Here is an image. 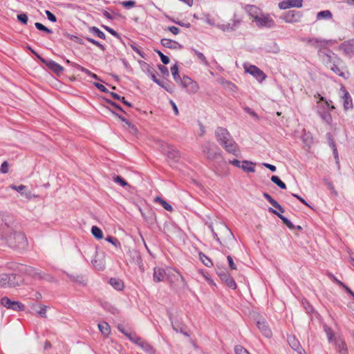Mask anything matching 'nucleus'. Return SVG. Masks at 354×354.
Segmentation results:
<instances>
[{
	"label": "nucleus",
	"instance_id": "nucleus-1",
	"mask_svg": "<svg viewBox=\"0 0 354 354\" xmlns=\"http://www.w3.org/2000/svg\"><path fill=\"white\" fill-rule=\"evenodd\" d=\"M0 236L10 248L23 250L28 247L25 234L15 230L13 216L6 212H0Z\"/></svg>",
	"mask_w": 354,
	"mask_h": 354
},
{
	"label": "nucleus",
	"instance_id": "nucleus-2",
	"mask_svg": "<svg viewBox=\"0 0 354 354\" xmlns=\"http://www.w3.org/2000/svg\"><path fill=\"white\" fill-rule=\"evenodd\" d=\"M216 140L229 153L239 156L241 151L238 144L234 140L230 132L225 128L218 127L215 131Z\"/></svg>",
	"mask_w": 354,
	"mask_h": 354
},
{
	"label": "nucleus",
	"instance_id": "nucleus-3",
	"mask_svg": "<svg viewBox=\"0 0 354 354\" xmlns=\"http://www.w3.org/2000/svg\"><path fill=\"white\" fill-rule=\"evenodd\" d=\"M209 227L211 228V230L214 234L216 239L218 242H220V243L223 244L218 234L214 232L213 227L212 226H210ZM217 230L219 231L221 234V238L223 241V244L227 245L230 242L232 241L234 239V236L232 232L225 223H219L217 226Z\"/></svg>",
	"mask_w": 354,
	"mask_h": 354
},
{
	"label": "nucleus",
	"instance_id": "nucleus-4",
	"mask_svg": "<svg viewBox=\"0 0 354 354\" xmlns=\"http://www.w3.org/2000/svg\"><path fill=\"white\" fill-rule=\"evenodd\" d=\"M243 16L242 14L235 12L232 19V23L223 24L218 27L223 31H232L239 26L243 21Z\"/></svg>",
	"mask_w": 354,
	"mask_h": 354
},
{
	"label": "nucleus",
	"instance_id": "nucleus-5",
	"mask_svg": "<svg viewBox=\"0 0 354 354\" xmlns=\"http://www.w3.org/2000/svg\"><path fill=\"white\" fill-rule=\"evenodd\" d=\"M254 21L256 23V25L259 28L265 27L268 28H271L275 26V23L269 14L262 13Z\"/></svg>",
	"mask_w": 354,
	"mask_h": 354
},
{
	"label": "nucleus",
	"instance_id": "nucleus-6",
	"mask_svg": "<svg viewBox=\"0 0 354 354\" xmlns=\"http://www.w3.org/2000/svg\"><path fill=\"white\" fill-rule=\"evenodd\" d=\"M1 304L8 309H12L15 311H23L25 309L24 305L17 301H12L7 297L1 299Z\"/></svg>",
	"mask_w": 354,
	"mask_h": 354
},
{
	"label": "nucleus",
	"instance_id": "nucleus-7",
	"mask_svg": "<svg viewBox=\"0 0 354 354\" xmlns=\"http://www.w3.org/2000/svg\"><path fill=\"white\" fill-rule=\"evenodd\" d=\"M257 319V326L258 328L260 330L261 333L266 337H271L272 333V330L268 325L267 322L265 318L262 316L258 315L256 318Z\"/></svg>",
	"mask_w": 354,
	"mask_h": 354
},
{
	"label": "nucleus",
	"instance_id": "nucleus-8",
	"mask_svg": "<svg viewBox=\"0 0 354 354\" xmlns=\"http://www.w3.org/2000/svg\"><path fill=\"white\" fill-rule=\"evenodd\" d=\"M220 279L225 282V283L232 289H236V284L233 279V278L230 276V274L225 270L218 268L216 271Z\"/></svg>",
	"mask_w": 354,
	"mask_h": 354
},
{
	"label": "nucleus",
	"instance_id": "nucleus-9",
	"mask_svg": "<svg viewBox=\"0 0 354 354\" xmlns=\"http://www.w3.org/2000/svg\"><path fill=\"white\" fill-rule=\"evenodd\" d=\"M37 58L44 64L46 65V66L51 70L53 73L57 75L61 74L64 71V68L56 63L53 60H46L41 57L40 55H37Z\"/></svg>",
	"mask_w": 354,
	"mask_h": 354
},
{
	"label": "nucleus",
	"instance_id": "nucleus-10",
	"mask_svg": "<svg viewBox=\"0 0 354 354\" xmlns=\"http://www.w3.org/2000/svg\"><path fill=\"white\" fill-rule=\"evenodd\" d=\"M245 72L254 76L259 82L263 81L266 77L265 73L256 66L250 65L248 67L245 66Z\"/></svg>",
	"mask_w": 354,
	"mask_h": 354
},
{
	"label": "nucleus",
	"instance_id": "nucleus-11",
	"mask_svg": "<svg viewBox=\"0 0 354 354\" xmlns=\"http://www.w3.org/2000/svg\"><path fill=\"white\" fill-rule=\"evenodd\" d=\"M301 14L300 12L290 10L287 12L281 19L287 23H296L300 21Z\"/></svg>",
	"mask_w": 354,
	"mask_h": 354
},
{
	"label": "nucleus",
	"instance_id": "nucleus-12",
	"mask_svg": "<svg viewBox=\"0 0 354 354\" xmlns=\"http://www.w3.org/2000/svg\"><path fill=\"white\" fill-rule=\"evenodd\" d=\"M93 266L97 270H102L105 267V254L104 252H96L92 260Z\"/></svg>",
	"mask_w": 354,
	"mask_h": 354
},
{
	"label": "nucleus",
	"instance_id": "nucleus-13",
	"mask_svg": "<svg viewBox=\"0 0 354 354\" xmlns=\"http://www.w3.org/2000/svg\"><path fill=\"white\" fill-rule=\"evenodd\" d=\"M304 41H306L308 45L318 49L320 52L326 46L327 41L319 38H308L304 39Z\"/></svg>",
	"mask_w": 354,
	"mask_h": 354
},
{
	"label": "nucleus",
	"instance_id": "nucleus-14",
	"mask_svg": "<svg viewBox=\"0 0 354 354\" xmlns=\"http://www.w3.org/2000/svg\"><path fill=\"white\" fill-rule=\"evenodd\" d=\"M243 9L250 18L253 19V21L263 13L259 8L254 5H246Z\"/></svg>",
	"mask_w": 354,
	"mask_h": 354
},
{
	"label": "nucleus",
	"instance_id": "nucleus-15",
	"mask_svg": "<svg viewBox=\"0 0 354 354\" xmlns=\"http://www.w3.org/2000/svg\"><path fill=\"white\" fill-rule=\"evenodd\" d=\"M339 49L346 55L354 54V39H348L344 41L339 46Z\"/></svg>",
	"mask_w": 354,
	"mask_h": 354
},
{
	"label": "nucleus",
	"instance_id": "nucleus-16",
	"mask_svg": "<svg viewBox=\"0 0 354 354\" xmlns=\"http://www.w3.org/2000/svg\"><path fill=\"white\" fill-rule=\"evenodd\" d=\"M164 153L171 160L178 161L180 154L179 151L172 146L167 145L163 149Z\"/></svg>",
	"mask_w": 354,
	"mask_h": 354
},
{
	"label": "nucleus",
	"instance_id": "nucleus-17",
	"mask_svg": "<svg viewBox=\"0 0 354 354\" xmlns=\"http://www.w3.org/2000/svg\"><path fill=\"white\" fill-rule=\"evenodd\" d=\"M288 342L290 347L298 354H306L304 349L301 347L299 342L296 339L295 336H288Z\"/></svg>",
	"mask_w": 354,
	"mask_h": 354
},
{
	"label": "nucleus",
	"instance_id": "nucleus-18",
	"mask_svg": "<svg viewBox=\"0 0 354 354\" xmlns=\"http://www.w3.org/2000/svg\"><path fill=\"white\" fill-rule=\"evenodd\" d=\"M8 287L15 288L23 283L24 279L21 276L17 274H8Z\"/></svg>",
	"mask_w": 354,
	"mask_h": 354
},
{
	"label": "nucleus",
	"instance_id": "nucleus-19",
	"mask_svg": "<svg viewBox=\"0 0 354 354\" xmlns=\"http://www.w3.org/2000/svg\"><path fill=\"white\" fill-rule=\"evenodd\" d=\"M333 342H334V344H335L337 349L339 352V353H341V354H346L347 353L348 349H347L346 343L341 337H339V336L335 337Z\"/></svg>",
	"mask_w": 354,
	"mask_h": 354
},
{
	"label": "nucleus",
	"instance_id": "nucleus-20",
	"mask_svg": "<svg viewBox=\"0 0 354 354\" xmlns=\"http://www.w3.org/2000/svg\"><path fill=\"white\" fill-rule=\"evenodd\" d=\"M10 187L12 189L15 190V191L21 193V194L22 196H24L26 197V198H27L28 200H30L32 198L37 197V195L32 194L31 192H29V191L28 192H22V191H24L26 189V186L24 185H20L19 186H17V185H11L10 186Z\"/></svg>",
	"mask_w": 354,
	"mask_h": 354
},
{
	"label": "nucleus",
	"instance_id": "nucleus-21",
	"mask_svg": "<svg viewBox=\"0 0 354 354\" xmlns=\"http://www.w3.org/2000/svg\"><path fill=\"white\" fill-rule=\"evenodd\" d=\"M166 277V272L161 268H155L153 270V279L155 282H160L164 281Z\"/></svg>",
	"mask_w": 354,
	"mask_h": 354
},
{
	"label": "nucleus",
	"instance_id": "nucleus-22",
	"mask_svg": "<svg viewBox=\"0 0 354 354\" xmlns=\"http://www.w3.org/2000/svg\"><path fill=\"white\" fill-rule=\"evenodd\" d=\"M268 211L275 215H277L280 219L282 220V221L283 222V223L288 227L290 228V230H294L295 229V225L292 224V223L288 220L287 218H286L285 216H283L281 214H280L279 212H277V210L272 209V207H269L268 208Z\"/></svg>",
	"mask_w": 354,
	"mask_h": 354
},
{
	"label": "nucleus",
	"instance_id": "nucleus-23",
	"mask_svg": "<svg viewBox=\"0 0 354 354\" xmlns=\"http://www.w3.org/2000/svg\"><path fill=\"white\" fill-rule=\"evenodd\" d=\"M256 163L250 160H243L241 162V167L243 171L248 173H253L255 171Z\"/></svg>",
	"mask_w": 354,
	"mask_h": 354
},
{
	"label": "nucleus",
	"instance_id": "nucleus-24",
	"mask_svg": "<svg viewBox=\"0 0 354 354\" xmlns=\"http://www.w3.org/2000/svg\"><path fill=\"white\" fill-rule=\"evenodd\" d=\"M344 94L343 96V105L344 108L346 111L353 108V102L352 99L351 97V95H349L348 92L346 90H344Z\"/></svg>",
	"mask_w": 354,
	"mask_h": 354
},
{
	"label": "nucleus",
	"instance_id": "nucleus-25",
	"mask_svg": "<svg viewBox=\"0 0 354 354\" xmlns=\"http://www.w3.org/2000/svg\"><path fill=\"white\" fill-rule=\"evenodd\" d=\"M160 43L163 46L171 49H176L179 46L177 41L167 38L162 39Z\"/></svg>",
	"mask_w": 354,
	"mask_h": 354
},
{
	"label": "nucleus",
	"instance_id": "nucleus-26",
	"mask_svg": "<svg viewBox=\"0 0 354 354\" xmlns=\"http://www.w3.org/2000/svg\"><path fill=\"white\" fill-rule=\"evenodd\" d=\"M109 283L117 290H122L124 288L123 281L118 278H111Z\"/></svg>",
	"mask_w": 354,
	"mask_h": 354
},
{
	"label": "nucleus",
	"instance_id": "nucleus-27",
	"mask_svg": "<svg viewBox=\"0 0 354 354\" xmlns=\"http://www.w3.org/2000/svg\"><path fill=\"white\" fill-rule=\"evenodd\" d=\"M154 202L159 203L165 209H166L169 212L173 211L172 206L170 204H169L165 200H164L162 198H161L160 196H158L155 197Z\"/></svg>",
	"mask_w": 354,
	"mask_h": 354
},
{
	"label": "nucleus",
	"instance_id": "nucleus-28",
	"mask_svg": "<svg viewBox=\"0 0 354 354\" xmlns=\"http://www.w3.org/2000/svg\"><path fill=\"white\" fill-rule=\"evenodd\" d=\"M301 139L305 145L308 146V148L310 147L311 144L313 143V136L310 132L304 131Z\"/></svg>",
	"mask_w": 354,
	"mask_h": 354
},
{
	"label": "nucleus",
	"instance_id": "nucleus-29",
	"mask_svg": "<svg viewBox=\"0 0 354 354\" xmlns=\"http://www.w3.org/2000/svg\"><path fill=\"white\" fill-rule=\"evenodd\" d=\"M139 346L148 354H155V349L149 343L145 340H143Z\"/></svg>",
	"mask_w": 354,
	"mask_h": 354
},
{
	"label": "nucleus",
	"instance_id": "nucleus-30",
	"mask_svg": "<svg viewBox=\"0 0 354 354\" xmlns=\"http://www.w3.org/2000/svg\"><path fill=\"white\" fill-rule=\"evenodd\" d=\"M332 17H333L332 13L328 10L319 12L317 14V20L330 19L332 18Z\"/></svg>",
	"mask_w": 354,
	"mask_h": 354
},
{
	"label": "nucleus",
	"instance_id": "nucleus-31",
	"mask_svg": "<svg viewBox=\"0 0 354 354\" xmlns=\"http://www.w3.org/2000/svg\"><path fill=\"white\" fill-rule=\"evenodd\" d=\"M98 328L104 335L108 336L111 333L110 326L106 322L99 324Z\"/></svg>",
	"mask_w": 354,
	"mask_h": 354
},
{
	"label": "nucleus",
	"instance_id": "nucleus-32",
	"mask_svg": "<svg viewBox=\"0 0 354 354\" xmlns=\"http://www.w3.org/2000/svg\"><path fill=\"white\" fill-rule=\"evenodd\" d=\"M128 338L130 341L138 346L143 342V339L140 337L138 336L135 333H131L130 335H129Z\"/></svg>",
	"mask_w": 354,
	"mask_h": 354
},
{
	"label": "nucleus",
	"instance_id": "nucleus-33",
	"mask_svg": "<svg viewBox=\"0 0 354 354\" xmlns=\"http://www.w3.org/2000/svg\"><path fill=\"white\" fill-rule=\"evenodd\" d=\"M89 31L92 33H93L95 35H96L97 37L102 39H106V35L105 34L102 32L97 27H95V26H93V27H90L89 28Z\"/></svg>",
	"mask_w": 354,
	"mask_h": 354
},
{
	"label": "nucleus",
	"instance_id": "nucleus-34",
	"mask_svg": "<svg viewBox=\"0 0 354 354\" xmlns=\"http://www.w3.org/2000/svg\"><path fill=\"white\" fill-rule=\"evenodd\" d=\"M91 233L94 237L97 239H102L103 238V233L100 228L97 226H93L91 228Z\"/></svg>",
	"mask_w": 354,
	"mask_h": 354
},
{
	"label": "nucleus",
	"instance_id": "nucleus-35",
	"mask_svg": "<svg viewBox=\"0 0 354 354\" xmlns=\"http://www.w3.org/2000/svg\"><path fill=\"white\" fill-rule=\"evenodd\" d=\"M199 257H200L201 261L207 267H212L213 266V263L212 262L211 259L209 257H207L206 255H205L203 253L200 252Z\"/></svg>",
	"mask_w": 354,
	"mask_h": 354
},
{
	"label": "nucleus",
	"instance_id": "nucleus-36",
	"mask_svg": "<svg viewBox=\"0 0 354 354\" xmlns=\"http://www.w3.org/2000/svg\"><path fill=\"white\" fill-rule=\"evenodd\" d=\"M8 274L2 273L0 274V286L1 287H8Z\"/></svg>",
	"mask_w": 354,
	"mask_h": 354
},
{
	"label": "nucleus",
	"instance_id": "nucleus-37",
	"mask_svg": "<svg viewBox=\"0 0 354 354\" xmlns=\"http://www.w3.org/2000/svg\"><path fill=\"white\" fill-rule=\"evenodd\" d=\"M171 72L173 75V77L176 82H179L180 80V77L178 73V66L177 64H174L171 68Z\"/></svg>",
	"mask_w": 354,
	"mask_h": 354
},
{
	"label": "nucleus",
	"instance_id": "nucleus-38",
	"mask_svg": "<svg viewBox=\"0 0 354 354\" xmlns=\"http://www.w3.org/2000/svg\"><path fill=\"white\" fill-rule=\"evenodd\" d=\"M186 89L189 93H196L198 91L199 86L197 82L193 80Z\"/></svg>",
	"mask_w": 354,
	"mask_h": 354
},
{
	"label": "nucleus",
	"instance_id": "nucleus-39",
	"mask_svg": "<svg viewBox=\"0 0 354 354\" xmlns=\"http://www.w3.org/2000/svg\"><path fill=\"white\" fill-rule=\"evenodd\" d=\"M271 181L276 184L277 186H279L281 189H286V184L283 182H282L278 176H272L271 177Z\"/></svg>",
	"mask_w": 354,
	"mask_h": 354
},
{
	"label": "nucleus",
	"instance_id": "nucleus-40",
	"mask_svg": "<svg viewBox=\"0 0 354 354\" xmlns=\"http://www.w3.org/2000/svg\"><path fill=\"white\" fill-rule=\"evenodd\" d=\"M64 36L71 40H73L74 41L75 43L77 44H83V41L82 39H80V37H77V36H75V35H71L68 32H64L63 33Z\"/></svg>",
	"mask_w": 354,
	"mask_h": 354
},
{
	"label": "nucleus",
	"instance_id": "nucleus-41",
	"mask_svg": "<svg viewBox=\"0 0 354 354\" xmlns=\"http://www.w3.org/2000/svg\"><path fill=\"white\" fill-rule=\"evenodd\" d=\"M111 95L113 98H115V99H116V100H118L121 101L123 104H124L125 105L128 106L129 107H131V106H132V104H131L130 102H129L126 101V100H125V98H124V97H120V96L118 94H117L116 93H113V92H112V93H111Z\"/></svg>",
	"mask_w": 354,
	"mask_h": 354
},
{
	"label": "nucleus",
	"instance_id": "nucleus-42",
	"mask_svg": "<svg viewBox=\"0 0 354 354\" xmlns=\"http://www.w3.org/2000/svg\"><path fill=\"white\" fill-rule=\"evenodd\" d=\"M192 81L193 80L190 77L184 76L182 79H180L179 82H180L183 87L187 88L188 86H189V84L192 82Z\"/></svg>",
	"mask_w": 354,
	"mask_h": 354
},
{
	"label": "nucleus",
	"instance_id": "nucleus-43",
	"mask_svg": "<svg viewBox=\"0 0 354 354\" xmlns=\"http://www.w3.org/2000/svg\"><path fill=\"white\" fill-rule=\"evenodd\" d=\"M113 181L116 183H118L122 187L129 186L128 183L124 180L121 176H115L113 177Z\"/></svg>",
	"mask_w": 354,
	"mask_h": 354
},
{
	"label": "nucleus",
	"instance_id": "nucleus-44",
	"mask_svg": "<svg viewBox=\"0 0 354 354\" xmlns=\"http://www.w3.org/2000/svg\"><path fill=\"white\" fill-rule=\"evenodd\" d=\"M106 241L111 243L115 248H120V243L115 237L109 236L106 238Z\"/></svg>",
	"mask_w": 354,
	"mask_h": 354
},
{
	"label": "nucleus",
	"instance_id": "nucleus-45",
	"mask_svg": "<svg viewBox=\"0 0 354 354\" xmlns=\"http://www.w3.org/2000/svg\"><path fill=\"white\" fill-rule=\"evenodd\" d=\"M324 330H325V332L326 333V335H327V337H328V339L329 342H333V341L334 340V338L335 337H334V334L333 333L332 329L330 327L325 326L324 327Z\"/></svg>",
	"mask_w": 354,
	"mask_h": 354
},
{
	"label": "nucleus",
	"instance_id": "nucleus-46",
	"mask_svg": "<svg viewBox=\"0 0 354 354\" xmlns=\"http://www.w3.org/2000/svg\"><path fill=\"white\" fill-rule=\"evenodd\" d=\"M322 120L327 124H330L332 122V117L329 113L324 112L319 114Z\"/></svg>",
	"mask_w": 354,
	"mask_h": 354
},
{
	"label": "nucleus",
	"instance_id": "nucleus-47",
	"mask_svg": "<svg viewBox=\"0 0 354 354\" xmlns=\"http://www.w3.org/2000/svg\"><path fill=\"white\" fill-rule=\"evenodd\" d=\"M72 66L80 70L81 71L85 73L86 74H87L89 76H91V75L93 74L92 72H91L89 70H88L87 68L79 65L78 64H76V63H72Z\"/></svg>",
	"mask_w": 354,
	"mask_h": 354
},
{
	"label": "nucleus",
	"instance_id": "nucleus-48",
	"mask_svg": "<svg viewBox=\"0 0 354 354\" xmlns=\"http://www.w3.org/2000/svg\"><path fill=\"white\" fill-rule=\"evenodd\" d=\"M35 26L39 30L44 31V32H47L48 34L52 33V30L48 28L47 27H46L45 26L41 24V23L36 22L35 24Z\"/></svg>",
	"mask_w": 354,
	"mask_h": 354
},
{
	"label": "nucleus",
	"instance_id": "nucleus-49",
	"mask_svg": "<svg viewBox=\"0 0 354 354\" xmlns=\"http://www.w3.org/2000/svg\"><path fill=\"white\" fill-rule=\"evenodd\" d=\"M331 70L337 75H338L340 77H342L344 78H346L345 73L342 71H341L340 68L336 66L335 64H333L331 67Z\"/></svg>",
	"mask_w": 354,
	"mask_h": 354
},
{
	"label": "nucleus",
	"instance_id": "nucleus-50",
	"mask_svg": "<svg viewBox=\"0 0 354 354\" xmlns=\"http://www.w3.org/2000/svg\"><path fill=\"white\" fill-rule=\"evenodd\" d=\"M155 51L158 53V55L160 56V59L162 61V62L164 64H169V58L165 55L160 50H155Z\"/></svg>",
	"mask_w": 354,
	"mask_h": 354
},
{
	"label": "nucleus",
	"instance_id": "nucleus-51",
	"mask_svg": "<svg viewBox=\"0 0 354 354\" xmlns=\"http://www.w3.org/2000/svg\"><path fill=\"white\" fill-rule=\"evenodd\" d=\"M236 354H250V353L242 346L237 345L234 348Z\"/></svg>",
	"mask_w": 354,
	"mask_h": 354
},
{
	"label": "nucleus",
	"instance_id": "nucleus-52",
	"mask_svg": "<svg viewBox=\"0 0 354 354\" xmlns=\"http://www.w3.org/2000/svg\"><path fill=\"white\" fill-rule=\"evenodd\" d=\"M47 306L45 305H41L40 306V310L37 311V313L41 316V317L46 318V311H47Z\"/></svg>",
	"mask_w": 354,
	"mask_h": 354
},
{
	"label": "nucleus",
	"instance_id": "nucleus-53",
	"mask_svg": "<svg viewBox=\"0 0 354 354\" xmlns=\"http://www.w3.org/2000/svg\"><path fill=\"white\" fill-rule=\"evenodd\" d=\"M291 8H301L303 0H289Z\"/></svg>",
	"mask_w": 354,
	"mask_h": 354
},
{
	"label": "nucleus",
	"instance_id": "nucleus-54",
	"mask_svg": "<svg viewBox=\"0 0 354 354\" xmlns=\"http://www.w3.org/2000/svg\"><path fill=\"white\" fill-rule=\"evenodd\" d=\"M85 39L88 41L89 42L92 43L93 44L95 45L96 46L99 47L100 49H102V50H105V48L104 46L101 44L100 42H98L97 41L92 39V38H90V37H85Z\"/></svg>",
	"mask_w": 354,
	"mask_h": 354
},
{
	"label": "nucleus",
	"instance_id": "nucleus-55",
	"mask_svg": "<svg viewBox=\"0 0 354 354\" xmlns=\"http://www.w3.org/2000/svg\"><path fill=\"white\" fill-rule=\"evenodd\" d=\"M68 276L71 278V279L75 282H77L79 283H81V284H84L85 283V279H84V277L82 276H78V278H80V279H75V276L73 275V274H68Z\"/></svg>",
	"mask_w": 354,
	"mask_h": 354
},
{
	"label": "nucleus",
	"instance_id": "nucleus-56",
	"mask_svg": "<svg viewBox=\"0 0 354 354\" xmlns=\"http://www.w3.org/2000/svg\"><path fill=\"white\" fill-rule=\"evenodd\" d=\"M194 52L199 59H201L205 65H208V62L206 59L205 55L202 53H200L196 50H194Z\"/></svg>",
	"mask_w": 354,
	"mask_h": 354
},
{
	"label": "nucleus",
	"instance_id": "nucleus-57",
	"mask_svg": "<svg viewBox=\"0 0 354 354\" xmlns=\"http://www.w3.org/2000/svg\"><path fill=\"white\" fill-rule=\"evenodd\" d=\"M279 7L280 9L286 10L291 8L289 0H286L280 2L279 3Z\"/></svg>",
	"mask_w": 354,
	"mask_h": 354
},
{
	"label": "nucleus",
	"instance_id": "nucleus-58",
	"mask_svg": "<svg viewBox=\"0 0 354 354\" xmlns=\"http://www.w3.org/2000/svg\"><path fill=\"white\" fill-rule=\"evenodd\" d=\"M127 125L129 127V131L132 134H136L138 132L137 128L133 125L132 123H131L129 121L127 122Z\"/></svg>",
	"mask_w": 354,
	"mask_h": 354
},
{
	"label": "nucleus",
	"instance_id": "nucleus-59",
	"mask_svg": "<svg viewBox=\"0 0 354 354\" xmlns=\"http://www.w3.org/2000/svg\"><path fill=\"white\" fill-rule=\"evenodd\" d=\"M102 28L106 30L107 32H109L110 34H111L113 36L118 38L120 36H119V34L115 31L113 29L106 26H102Z\"/></svg>",
	"mask_w": 354,
	"mask_h": 354
},
{
	"label": "nucleus",
	"instance_id": "nucleus-60",
	"mask_svg": "<svg viewBox=\"0 0 354 354\" xmlns=\"http://www.w3.org/2000/svg\"><path fill=\"white\" fill-rule=\"evenodd\" d=\"M17 19L24 24H26L28 22V16L26 14H20L17 15Z\"/></svg>",
	"mask_w": 354,
	"mask_h": 354
},
{
	"label": "nucleus",
	"instance_id": "nucleus-61",
	"mask_svg": "<svg viewBox=\"0 0 354 354\" xmlns=\"http://www.w3.org/2000/svg\"><path fill=\"white\" fill-rule=\"evenodd\" d=\"M227 261H228V263H229V267L230 268V269H232V270H236L237 268H236L235 263H234L232 257L230 255H228L227 257Z\"/></svg>",
	"mask_w": 354,
	"mask_h": 354
},
{
	"label": "nucleus",
	"instance_id": "nucleus-62",
	"mask_svg": "<svg viewBox=\"0 0 354 354\" xmlns=\"http://www.w3.org/2000/svg\"><path fill=\"white\" fill-rule=\"evenodd\" d=\"M0 171L2 174H7L8 172V164L6 161H4L1 164V168H0Z\"/></svg>",
	"mask_w": 354,
	"mask_h": 354
},
{
	"label": "nucleus",
	"instance_id": "nucleus-63",
	"mask_svg": "<svg viewBox=\"0 0 354 354\" xmlns=\"http://www.w3.org/2000/svg\"><path fill=\"white\" fill-rule=\"evenodd\" d=\"M263 197H264L265 198H266V199L268 201V202H269L272 205H274V203H276L277 201H276V200H274V198H272V197L269 194H268V193H263Z\"/></svg>",
	"mask_w": 354,
	"mask_h": 354
},
{
	"label": "nucleus",
	"instance_id": "nucleus-64",
	"mask_svg": "<svg viewBox=\"0 0 354 354\" xmlns=\"http://www.w3.org/2000/svg\"><path fill=\"white\" fill-rule=\"evenodd\" d=\"M46 15L49 21H50L52 22H55L57 21L56 17L49 10L46 11Z\"/></svg>",
	"mask_w": 354,
	"mask_h": 354
}]
</instances>
